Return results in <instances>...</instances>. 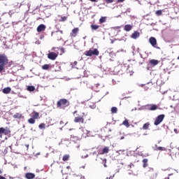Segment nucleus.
<instances>
[{
	"instance_id": "obj_30",
	"label": "nucleus",
	"mask_w": 179,
	"mask_h": 179,
	"mask_svg": "<svg viewBox=\"0 0 179 179\" xmlns=\"http://www.w3.org/2000/svg\"><path fill=\"white\" fill-rule=\"evenodd\" d=\"M29 124H34L36 122V120L34 119V117H31L28 120Z\"/></svg>"
},
{
	"instance_id": "obj_59",
	"label": "nucleus",
	"mask_w": 179,
	"mask_h": 179,
	"mask_svg": "<svg viewBox=\"0 0 179 179\" xmlns=\"http://www.w3.org/2000/svg\"><path fill=\"white\" fill-rule=\"evenodd\" d=\"M80 179H85V176H81V177H80Z\"/></svg>"
},
{
	"instance_id": "obj_41",
	"label": "nucleus",
	"mask_w": 179,
	"mask_h": 179,
	"mask_svg": "<svg viewBox=\"0 0 179 179\" xmlns=\"http://www.w3.org/2000/svg\"><path fill=\"white\" fill-rule=\"evenodd\" d=\"M87 157H89V155H86L85 156H82L81 159H86Z\"/></svg>"
},
{
	"instance_id": "obj_22",
	"label": "nucleus",
	"mask_w": 179,
	"mask_h": 179,
	"mask_svg": "<svg viewBox=\"0 0 179 179\" xmlns=\"http://www.w3.org/2000/svg\"><path fill=\"white\" fill-rule=\"evenodd\" d=\"M150 126V123L147 122L143 125V129L144 130L149 129Z\"/></svg>"
},
{
	"instance_id": "obj_17",
	"label": "nucleus",
	"mask_w": 179,
	"mask_h": 179,
	"mask_svg": "<svg viewBox=\"0 0 179 179\" xmlns=\"http://www.w3.org/2000/svg\"><path fill=\"white\" fill-rule=\"evenodd\" d=\"M32 117L34 120H38V118H40V113L34 112Z\"/></svg>"
},
{
	"instance_id": "obj_44",
	"label": "nucleus",
	"mask_w": 179,
	"mask_h": 179,
	"mask_svg": "<svg viewBox=\"0 0 179 179\" xmlns=\"http://www.w3.org/2000/svg\"><path fill=\"white\" fill-rule=\"evenodd\" d=\"M143 167H144V169L148 167V163H143Z\"/></svg>"
},
{
	"instance_id": "obj_38",
	"label": "nucleus",
	"mask_w": 179,
	"mask_h": 179,
	"mask_svg": "<svg viewBox=\"0 0 179 179\" xmlns=\"http://www.w3.org/2000/svg\"><path fill=\"white\" fill-rule=\"evenodd\" d=\"M148 171H150L151 173H153L155 171V169L153 168H148Z\"/></svg>"
},
{
	"instance_id": "obj_5",
	"label": "nucleus",
	"mask_w": 179,
	"mask_h": 179,
	"mask_svg": "<svg viewBox=\"0 0 179 179\" xmlns=\"http://www.w3.org/2000/svg\"><path fill=\"white\" fill-rule=\"evenodd\" d=\"M2 134L3 135H9L10 134V130L8 129H4L3 127L0 128V138H2Z\"/></svg>"
},
{
	"instance_id": "obj_21",
	"label": "nucleus",
	"mask_w": 179,
	"mask_h": 179,
	"mask_svg": "<svg viewBox=\"0 0 179 179\" xmlns=\"http://www.w3.org/2000/svg\"><path fill=\"white\" fill-rule=\"evenodd\" d=\"M174 152H175V156H176V157H179V148H173V153H174Z\"/></svg>"
},
{
	"instance_id": "obj_46",
	"label": "nucleus",
	"mask_w": 179,
	"mask_h": 179,
	"mask_svg": "<svg viewBox=\"0 0 179 179\" xmlns=\"http://www.w3.org/2000/svg\"><path fill=\"white\" fill-rule=\"evenodd\" d=\"M115 176V174H113V176H110V178L108 179H113V178H114Z\"/></svg>"
},
{
	"instance_id": "obj_19",
	"label": "nucleus",
	"mask_w": 179,
	"mask_h": 179,
	"mask_svg": "<svg viewBox=\"0 0 179 179\" xmlns=\"http://www.w3.org/2000/svg\"><path fill=\"white\" fill-rule=\"evenodd\" d=\"M79 32V28H74L73 30H72V33L73 34V37H76V34H78V33Z\"/></svg>"
},
{
	"instance_id": "obj_60",
	"label": "nucleus",
	"mask_w": 179,
	"mask_h": 179,
	"mask_svg": "<svg viewBox=\"0 0 179 179\" xmlns=\"http://www.w3.org/2000/svg\"><path fill=\"white\" fill-rule=\"evenodd\" d=\"M2 169H0V174H2Z\"/></svg>"
},
{
	"instance_id": "obj_28",
	"label": "nucleus",
	"mask_w": 179,
	"mask_h": 179,
	"mask_svg": "<svg viewBox=\"0 0 179 179\" xmlns=\"http://www.w3.org/2000/svg\"><path fill=\"white\" fill-rule=\"evenodd\" d=\"M13 118H18V119H20V118H22V114H21V113H15V114L13 115Z\"/></svg>"
},
{
	"instance_id": "obj_36",
	"label": "nucleus",
	"mask_w": 179,
	"mask_h": 179,
	"mask_svg": "<svg viewBox=\"0 0 179 179\" xmlns=\"http://www.w3.org/2000/svg\"><path fill=\"white\" fill-rule=\"evenodd\" d=\"M157 150H162V151H164V150H166V148L164 147H158L157 148Z\"/></svg>"
},
{
	"instance_id": "obj_8",
	"label": "nucleus",
	"mask_w": 179,
	"mask_h": 179,
	"mask_svg": "<svg viewBox=\"0 0 179 179\" xmlns=\"http://www.w3.org/2000/svg\"><path fill=\"white\" fill-rule=\"evenodd\" d=\"M46 27L44 24H41L38 27H37V31L38 33H41V31H44L45 30Z\"/></svg>"
},
{
	"instance_id": "obj_14",
	"label": "nucleus",
	"mask_w": 179,
	"mask_h": 179,
	"mask_svg": "<svg viewBox=\"0 0 179 179\" xmlns=\"http://www.w3.org/2000/svg\"><path fill=\"white\" fill-rule=\"evenodd\" d=\"M124 30H125V31H131V30H132V25L126 24L124 26Z\"/></svg>"
},
{
	"instance_id": "obj_51",
	"label": "nucleus",
	"mask_w": 179,
	"mask_h": 179,
	"mask_svg": "<svg viewBox=\"0 0 179 179\" xmlns=\"http://www.w3.org/2000/svg\"><path fill=\"white\" fill-rule=\"evenodd\" d=\"M177 131H178L177 129H174V132H176V134H178Z\"/></svg>"
},
{
	"instance_id": "obj_34",
	"label": "nucleus",
	"mask_w": 179,
	"mask_h": 179,
	"mask_svg": "<svg viewBox=\"0 0 179 179\" xmlns=\"http://www.w3.org/2000/svg\"><path fill=\"white\" fill-rule=\"evenodd\" d=\"M143 110H150V104L143 106Z\"/></svg>"
},
{
	"instance_id": "obj_62",
	"label": "nucleus",
	"mask_w": 179,
	"mask_h": 179,
	"mask_svg": "<svg viewBox=\"0 0 179 179\" xmlns=\"http://www.w3.org/2000/svg\"><path fill=\"white\" fill-rule=\"evenodd\" d=\"M61 36H59V38H57V40H61Z\"/></svg>"
},
{
	"instance_id": "obj_57",
	"label": "nucleus",
	"mask_w": 179,
	"mask_h": 179,
	"mask_svg": "<svg viewBox=\"0 0 179 179\" xmlns=\"http://www.w3.org/2000/svg\"><path fill=\"white\" fill-rule=\"evenodd\" d=\"M131 174H132V171H130V172H129V175L131 176Z\"/></svg>"
},
{
	"instance_id": "obj_48",
	"label": "nucleus",
	"mask_w": 179,
	"mask_h": 179,
	"mask_svg": "<svg viewBox=\"0 0 179 179\" xmlns=\"http://www.w3.org/2000/svg\"><path fill=\"white\" fill-rule=\"evenodd\" d=\"M132 166H134V164H130V165H128V167H129V169H132Z\"/></svg>"
},
{
	"instance_id": "obj_43",
	"label": "nucleus",
	"mask_w": 179,
	"mask_h": 179,
	"mask_svg": "<svg viewBox=\"0 0 179 179\" xmlns=\"http://www.w3.org/2000/svg\"><path fill=\"white\" fill-rule=\"evenodd\" d=\"M87 134V136H90L89 134H90V131H87V130H85Z\"/></svg>"
},
{
	"instance_id": "obj_58",
	"label": "nucleus",
	"mask_w": 179,
	"mask_h": 179,
	"mask_svg": "<svg viewBox=\"0 0 179 179\" xmlns=\"http://www.w3.org/2000/svg\"><path fill=\"white\" fill-rule=\"evenodd\" d=\"M134 110L136 111V108H135L134 109H131V112Z\"/></svg>"
},
{
	"instance_id": "obj_27",
	"label": "nucleus",
	"mask_w": 179,
	"mask_h": 179,
	"mask_svg": "<svg viewBox=\"0 0 179 179\" xmlns=\"http://www.w3.org/2000/svg\"><path fill=\"white\" fill-rule=\"evenodd\" d=\"M42 69H43L44 71H47V70L50 69V65L49 64H44L42 66Z\"/></svg>"
},
{
	"instance_id": "obj_18",
	"label": "nucleus",
	"mask_w": 179,
	"mask_h": 179,
	"mask_svg": "<svg viewBox=\"0 0 179 179\" xmlns=\"http://www.w3.org/2000/svg\"><path fill=\"white\" fill-rule=\"evenodd\" d=\"M27 90L28 92H34V90H36V87H35L34 86H33V85L28 86V87H27Z\"/></svg>"
},
{
	"instance_id": "obj_55",
	"label": "nucleus",
	"mask_w": 179,
	"mask_h": 179,
	"mask_svg": "<svg viewBox=\"0 0 179 179\" xmlns=\"http://www.w3.org/2000/svg\"><path fill=\"white\" fill-rule=\"evenodd\" d=\"M120 139H121V141H122V139H125V137L122 136V137L120 138Z\"/></svg>"
},
{
	"instance_id": "obj_39",
	"label": "nucleus",
	"mask_w": 179,
	"mask_h": 179,
	"mask_svg": "<svg viewBox=\"0 0 179 179\" xmlns=\"http://www.w3.org/2000/svg\"><path fill=\"white\" fill-rule=\"evenodd\" d=\"M57 36L59 34H62V31H57L56 32H55Z\"/></svg>"
},
{
	"instance_id": "obj_35",
	"label": "nucleus",
	"mask_w": 179,
	"mask_h": 179,
	"mask_svg": "<svg viewBox=\"0 0 179 179\" xmlns=\"http://www.w3.org/2000/svg\"><path fill=\"white\" fill-rule=\"evenodd\" d=\"M162 10H158L156 11V15L157 16H160L162 15Z\"/></svg>"
},
{
	"instance_id": "obj_50",
	"label": "nucleus",
	"mask_w": 179,
	"mask_h": 179,
	"mask_svg": "<svg viewBox=\"0 0 179 179\" xmlns=\"http://www.w3.org/2000/svg\"><path fill=\"white\" fill-rule=\"evenodd\" d=\"M138 110L141 111L142 110H143V106L141 107V108H138Z\"/></svg>"
},
{
	"instance_id": "obj_52",
	"label": "nucleus",
	"mask_w": 179,
	"mask_h": 179,
	"mask_svg": "<svg viewBox=\"0 0 179 179\" xmlns=\"http://www.w3.org/2000/svg\"><path fill=\"white\" fill-rule=\"evenodd\" d=\"M125 0H117V2H124Z\"/></svg>"
},
{
	"instance_id": "obj_24",
	"label": "nucleus",
	"mask_w": 179,
	"mask_h": 179,
	"mask_svg": "<svg viewBox=\"0 0 179 179\" xmlns=\"http://www.w3.org/2000/svg\"><path fill=\"white\" fill-rule=\"evenodd\" d=\"M99 86H100V84H96L94 86L92 87V90H94V92H100V90H97V87H99Z\"/></svg>"
},
{
	"instance_id": "obj_25",
	"label": "nucleus",
	"mask_w": 179,
	"mask_h": 179,
	"mask_svg": "<svg viewBox=\"0 0 179 179\" xmlns=\"http://www.w3.org/2000/svg\"><path fill=\"white\" fill-rule=\"evenodd\" d=\"M122 125L126 126L127 128H129V122L128 121V120H125L124 121H123Z\"/></svg>"
},
{
	"instance_id": "obj_29",
	"label": "nucleus",
	"mask_w": 179,
	"mask_h": 179,
	"mask_svg": "<svg viewBox=\"0 0 179 179\" xmlns=\"http://www.w3.org/2000/svg\"><path fill=\"white\" fill-rule=\"evenodd\" d=\"M39 129H45V124L41 123L38 125Z\"/></svg>"
},
{
	"instance_id": "obj_15",
	"label": "nucleus",
	"mask_w": 179,
	"mask_h": 179,
	"mask_svg": "<svg viewBox=\"0 0 179 179\" xmlns=\"http://www.w3.org/2000/svg\"><path fill=\"white\" fill-rule=\"evenodd\" d=\"M10 87H7L3 89V93H4V94H9V93H10Z\"/></svg>"
},
{
	"instance_id": "obj_20",
	"label": "nucleus",
	"mask_w": 179,
	"mask_h": 179,
	"mask_svg": "<svg viewBox=\"0 0 179 179\" xmlns=\"http://www.w3.org/2000/svg\"><path fill=\"white\" fill-rule=\"evenodd\" d=\"M106 22H107V17H101L99 19V23L101 24L106 23Z\"/></svg>"
},
{
	"instance_id": "obj_56",
	"label": "nucleus",
	"mask_w": 179,
	"mask_h": 179,
	"mask_svg": "<svg viewBox=\"0 0 179 179\" xmlns=\"http://www.w3.org/2000/svg\"><path fill=\"white\" fill-rule=\"evenodd\" d=\"M91 2H96L97 0H90Z\"/></svg>"
},
{
	"instance_id": "obj_53",
	"label": "nucleus",
	"mask_w": 179,
	"mask_h": 179,
	"mask_svg": "<svg viewBox=\"0 0 179 179\" xmlns=\"http://www.w3.org/2000/svg\"><path fill=\"white\" fill-rule=\"evenodd\" d=\"M25 146H26L27 149H29V144H26Z\"/></svg>"
},
{
	"instance_id": "obj_37",
	"label": "nucleus",
	"mask_w": 179,
	"mask_h": 179,
	"mask_svg": "<svg viewBox=\"0 0 179 179\" xmlns=\"http://www.w3.org/2000/svg\"><path fill=\"white\" fill-rule=\"evenodd\" d=\"M106 3H113L114 2V0H105Z\"/></svg>"
},
{
	"instance_id": "obj_63",
	"label": "nucleus",
	"mask_w": 179,
	"mask_h": 179,
	"mask_svg": "<svg viewBox=\"0 0 179 179\" xmlns=\"http://www.w3.org/2000/svg\"><path fill=\"white\" fill-rule=\"evenodd\" d=\"M36 44H40V43L38 41H36Z\"/></svg>"
},
{
	"instance_id": "obj_10",
	"label": "nucleus",
	"mask_w": 179,
	"mask_h": 179,
	"mask_svg": "<svg viewBox=\"0 0 179 179\" xmlns=\"http://www.w3.org/2000/svg\"><path fill=\"white\" fill-rule=\"evenodd\" d=\"M34 177H36V175L34 173H27L25 174V178L27 179H33V178H34Z\"/></svg>"
},
{
	"instance_id": "obj_6",
	"label": "nucleus",
	"mask_w": 179,
	"mask_h": 179,
	"mask_svg": "<svg viewBox=\"0 0 179 179\" xmlns=\"http://www.w3.org/2000/svg\"><path fill=\"white\" fill-rule=\"evenodd\" d=\"M57 57H58V55L54 52H51L48 55V58L52 59V61L57 59Z\"/></svg>"
},
{
	"instance_id": "obj_26",
	"label": "nucleus",
	"mask_w": 179,
	"mask_h": 179,
	"mask_svg": "<svg viewBox=\"0 0 179 179\" xmlns=\"http://www.w3.org/2000/svg\"><path fill=\"white\" fill-rule=\"evenodd\" d=\"M63 162H68L69 160V155H65L62 158Z\"/></svg>"
},
{
	"instance_id": "obj_9",
	"label": "nucleus",
	"mask_w": 179,
	"mask_h": 179,
	"mask_svg": "<svg viewBox=\"0 0 179 179\" xmlns=\"http://www.w3.org/2000/svg\"><path fill=\"white\" fill-rule=\"evenodd\" d=\"M131 38L134 40H136V38H139L141 37V34L138 32V31H135L131 36Z\"/></svg>"
},
{
	"instance_id": "obj_49",
	"label": "nucleus",
	"mask_w": 179,
	"mask_h": 179,
	"mask_svg": "<svg viewBox=\"0 0 179 179\" xmlns=\"http://www.w3.org/2000/svg\"><path fill=\"white\" fill-rule=\"evenodd\" d=\"M0 179H6V178L2 176H0Z\"/></svg>"
},
{
	"instance_id": "obj_45",
	"label": "nucleus",
	"mask_w": 179,
	"mask_h": 179,
	"mask_svg": "<svg viewBox=\"0 0 179 179\" xmlns=\"http://www.w3.org/2000/svg\"><path fill=\"white\" fill-rule=\"evenodd\" d=\"M143 163H148V159H143Z\"/></svg>"
},
{
	"instance_id": "obj_7",
	"label": "nucleus",
	"mask_w": 179,
	"mask_h": 179,
	"mask_svg": "<svg viewBox=\"0 0 179 179\" xmlns=\"http://www.w3.org/2000/svg\"><path fill=\"white\" fill-rule=\"evenodd\" d=\"M149 43L152 47H156V44H157V41L156 40V38L152 36L149 38Z\"/></svg>"
},
{
	"instance_id": "obj_16",
	"label": "nucleus",
	"mask_w": 179,
	"mask_h": 179,
	"mask_svg": "<svg viewBox=\"0 0 179 179\" xmlns=\"http://www.w3.org/2000/svg\"><path fill=\"white\" fill-rule=\"evenodd\" d=\"M150 64H151V65H153L154 66H156V65L159 64V61L157 59H151L150 61Z\"/></svg>"
},
{
	"instance_id": "obj_40",
	"label": "nucleus",
	"mask_w": 179,
	"mask_h": 179,
	"mask_svg": "<svg viewBox=\"0 0 179 179\" xmlns=\"http://www.w3.org/2000/svg\"><path fill=\"white\" fill-rule=\"evenodd\" d=\"M66 20V17H62L60 22H65Z\"/></svg>"
},
{
	"instance_id": "obj_61",
	"label": "nucleus",
	"mask_w": 179,
	"mask_h": 179,
	"mask_svg": "<svg viewBox=\"0 0 179 179\" xmlns=\"http://www.w3.org/2000/svg\"><path fill=\"white\" fill-rule=\"evenodd\" d=\"M66 169H71V166H66Z\"/></svg>"
},
{
	"instance_id": "obj_1",
	"label": "nucleus",
	"mask_w": 179,
	"mask_h": 179,
	"mask_svg": "<svg viewBox=\"0 0 179 179\" xmlns=\"http://www.w3.org/2000/svg\"><path fill=\"white\" fill-rule=\"evenodd\" d=\"M57 107H69V101L65 99H61L57 101Z\"/></svg>"
},
{
	"instance_id": "obj_13",
	"label": "nucleus",
	"mask_w": 179,
	"mask_h": 179,
	"mask_svg": "<svg viewBox=\"0 0 179 179\" xmlns=\"http://www.w3.org/2000/svg\"><path fill=\"white\" fill-rule=\"evenodd\" d=\"M83 117H76L74 119V122H82V124H83Z\"/></svg>"
},
{
	"instance_id": "obj_12",
	"label": "nucleus",
	"mask_w": 179,
	"mask_h": 179,
	"mask_svg": "<svg viewBox=\"0 0 179 179\" xmlns=\"http://www.w3.org/2000/svg\"><path fill=\"white\" fill-rule=\"evenodd\" d=\"M108 152H110V148H108V147H105L101 152L99 153V155H106L107 153H108Z\"/></svg>"
},
{
	"instance_id": "obj_54",
	"label": "nucleus",
	"mask_w": 179,
	"mask_h": 179,
	"mask_svg": "<svg viewBox=\"0 0 179 179\" xmlns=\"http://www.w3.org/2000/svg\"><path fill=\"white\" fill-rule=\"evenodd\" d=\"M59 124H60V125H62V124H64V122L63 121H60Z\"/></svg>"
},
{
	"instance_id": "obj_2",
	"label": "nucleus",
	"mask_w": 179,
	"mask_h": 179,
	"mask_svg": "<svg viewBox=\"0 0 179 179\" xmlns=\"http://www.w3.org/2000/svg\"><path fill=\"white\" fill-rule=\"evenodd\" d=\"M99 50L94 49L93 50H90L88 51H85L84 55H86V57H92V55H99Z\"/></svg>"
},
{
	"instance_id": "obj_64",
	"label": "nucleus",
	"mask_w": 179,
	"mask_h": 179,
	"mask_svg": "<svg viewBox=\"0 0 179 179\" xmlns=\"http://www.w3.org/2000/svg\"><path fill=\"white\" fill-rule=\"evenodd\" d=\"M170 176H173V173L169 174V177H170Z\"/></svg>"
},
{
	"instance_id": "obj_11",
	"label": "nucleus",
	"mask_w": 179,
	"mask_h": 179,
	"mask_svg": "<svg viewBox=\"0 0 179 179\" xmlns=\"http://www.w3.org/2000/svg\"><path fill=\"white\" fill-rule=\"evenodd\" d=\"M159 108V106L156 104H150V111H156Z\"/></svg>"
},
{
	"instance_id": "obj_31",
	"label": "nucleus",
	"mask_w": 179,
	"mask_h": 179,
	"mask_svg": "<svg viewBox=\"0 0 179 179\" xmlns=\"http://www.w3.org/2000/svg\"><path fill=\"white\" fill-rule=\"evenodd\" d=\"M99 25H94V24H92L91 25V29L92 30H97V29H99Z\"/></svg>"
},
{
	"instance_id": "obj_4",
	"label": "nucleus",
	"mask_w": 179,
	"mask_h": 179,
	"mask_svg": "<svg viewBox=\"0 0 179 179\" xmlns=\"http://www.w3.org/2000/svg\"><path fill=\"white\" fill-rule=\"evenodd\" d=\"M8 62V57L5 54L0 55V64L6 65Z\"/></svg>"
},
{
	"instance_id": "obj_47",
	"label": "nucleus",
	"mask_w": 179,
	"mask_h": 179,
	"mask_svg": "<svg viewBox=\"0 0 179 179\" xmlns=\"http://www.w3.org/2000/svg\"><path fill=\"white\" fill-rule=\"evenodd\" d=\"M90 108H96V106L93 105L92 106H90Z\"/></svg>"
},
{
	"instance_id": "obj_3",
	"label": "nucleus",
	"mask_w": 179,
	"mask_h": 179,
	"mask_svg": "<svg viewBox=\"0 0 179 179\" xmlns=\"http://www.w3.org/2000/svg\"><path fill=\"white\" fill-rule=\"evenodd\" d=\"M164 117H165L164 114L158 115L154 122V124L156 126L160 125V124L163 122V120H164Z\"/></svg>"
},
{
	"instance_id": "obj_33",
	"label": "nucleus",
	"mask_w": 179,
	"mask_h": 179,
	"mask_svg": "<svg viewBox=\"0 0 179 179\" xmlns=\"http://www.w3.org/2000/svg\"><path fill=\"white\" fill-rule=\"evenodd\" d=\"M62 174L63 175L62 179H68V173H64L63 171H62Z\"/></svg>"
},
{
	"instance_id": "obj_23",
	"label": "nucleus",
	"mask_w": 179,
	"mask_h": 179,
	"mask_svg": "<svg viewBox=\"0 0 179 179\" xmlns=\"http://www.w3.org/2000/svg\"><path fill=\"white\" fill-rule=\"evenodd\" d=\"M117 111H118V108H117V107L113 106L111 108L112 114H117Z\"/></svg>"
},
{
	"instance_id": "obj_42",
	"label": "nucleus",
	"mask_w": 179,
	"mask_h": 179,
	"mask_svg": "<svg viewBox=\"0 0 179 179\" xmlns=\"http://www.w3.org/2000/svg\"><path fill=\"white\" fill-rule=\"evenodd\" d=\"M73 66H75L76 65H78V62H74L73 64H71Z\"/></svg>"
},
{
	"instance_id": "obj_32",
	"label": "nucleus",
	"mask_w": 179,
	"mask_h": 179,
	"mask_svg": "<svg viewBox=\"0 0 179 179\" xmlns=\"http://www.w3.org/2000/svg\"><path fill=\"white\" fill-rule=\"evenodd\" d=\"M5 65H6V64H0V73H2V71H3V69H5Z\"/></svg>"
}]
</instances>
